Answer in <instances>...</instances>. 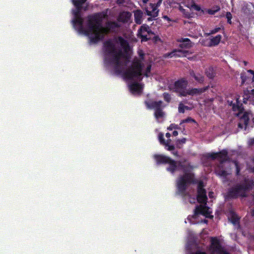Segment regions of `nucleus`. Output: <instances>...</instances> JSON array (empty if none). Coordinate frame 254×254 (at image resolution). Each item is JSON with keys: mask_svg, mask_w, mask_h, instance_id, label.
Segmentation results:
<instances>
[{"mask_svg": "<svg viewBox=\"0 0 254 254\" xmlns=\"http://www.w3.org/2000/svg\"><path fill=\"white\" fill-rule=\"evenodd\" d=\"M226 17L227 19V22L231 24V19L232 18V16L231 13L230 12H227L226 14Z\"/></svg>", "mask_w": 254, "mask_h": 254, "instance_id": "cd10ccee", "label": "nucleus"}, {"mask_svg": "<svg viewBox=\"0 0 254 254\" xmlns=\"http://www.w3.org/2000/svg\"><path fill=\"white\" fill-rule=\"evenodd\" d=\"M210 252L212 254H229L223 249L218 240L214 238L211 239Z\"/></svg>", "mask_w": 254, "mask_h": 254, "instance_id": "9d476101", "label": "nucleus"}, {"mask_svg": "<svg viewBox=\"0 0 254 254\" xmlns=\"http://www.w3.org/2000/svg\"><path fill=\"white\" fill-rule=\"evenodd\" d=\"M189 54L188 51H183L182 50H175L173 52L165 54V57H187Z\"/></svg>", "mask_w": 254, "mask_h": 254, "instance_id": "f8f14e48", "label": "nucleus"}, {"mask_svg": "<svg viewBox=\"0 0 254 254\" xmlns=\"http://www.w3.org/2000/svg\"><path fill=\"white\" fill-rule=\"evenodd\" d=\"M189 201L191 203H194L195 199L194 198L190 199V200H189Z\"/></svg>", "mask_w": 254, "mask_h": 254, "instance_id": "c03bdc74", "label": "nucleus"}, {"mask_svg": "<svg viewBox=\"0 0 254 254\" xmlns=\"http://www.w3.org/2000/svg\"><path fill=\"white\" fill-rule=\"evenodd\" d=\"M148 20H151V18H148Z\"/></svg>", "mask_w": 254, "mask_h": 254, "instance_id": "603ef678", "label": "nucleus"}, {"mask_svg": "<svg viewBox=\"0 0 254 254\" xmlns=\"http://www.w3.org/2000/svg\"><path fill=\"white\" fill-rule=\"evenodd\" d=\"M239 98H237L236 102L237 105H235V104H233L232 101L230 102L229 101H228V103L230 106H232V108L234 111H241V105H240L239 103Z\"/></svg>", "mask_w": 254, "mask_h": 254, "instance_id": "4be33fe9", "label": "nucleus"}, {"mask_svg": "<svg viewBox=\"0 0 254 254\" xmlns=\"http://www.w3.org/2000/svg\"><path fill=\"white\" fill-rule=\"evenodd\" d=\"M117 2L119 4H122L124 2L125 0H116Z\"/></svg>", "mask_w": 254, "mask_h": 254, "instance_id": "a19ab883", "label": "nucleus"}, {"mask_svg": "<svg viewBox=\"0 0 254 254\" xmlns=\"http://www.w3.org/2000/svg\"><path fill=\"white\" fill-rule=\"evenodd\" d=\"M213 193L212 192H210L209 193L208 195H209V196L210 197H213Z\"/></svg>", "mask_w": 254, "mask_h": 254, "instance_id": "a18cd8bd", "label": "nucleus"}, {"mask_svg": "<svg viewBox=\"0 0 254 254\" xmlns=\"http://www.w3.org/2000/svg\"><path fill=\"white\" fill-rule=\"evenodd\" d=\"M248 75L246 73L242 74V83L244 84L246 82L247 84H249L254 81V72L252 70H248Z\"/></svg>", "mask_w": 254, "mask_h": 254, "instance_id": "ddd939ff", "label": "nucleus"}, {"mask_svg": "<svg viewBox=\"0 0 254 254\" xmlns=\"http://www.w3.org/2000/svg\"><path fill=\"white\" fill-rule=\"evenodd\" d=\"M190 74L199 83H202L204 81V77L199 73H195L193 70L190 71Z\"/></svg>", "mask_w": 254, "mask_h": 254, "instance_id": "6ab92c4d", "label": "nucleus"}, {"mask_svg": "<svg viewBox=\"0 0 254 254\" xmlns=\"http://www.w3.org/2000/svg\"><path fill=\"white\" fill-rule=\"evenodd\" d=\"M208 157L213 159H218L219 161V164L216 168V173L223 180L225 181L227 177L231 173V166L232 165L235 167L236 175L238 176L241 170V167L238 162L236 161L231 162L230 159L228 158V153L226 150H223L219 153H212L208 154Z\"/></svg>", "mask_w": 254, "mask_h": 254, "instance_id": "20e7f679", "label": "nucleus"}, {"mask_svg": "<svg viewBox=\"0 0 254 254\" xmlns=\"http://www.w3.org/2000/svg\"><path fill=\"white\" fill-rule=\"evenodd\" d=\"M166 136L167 137V138H170V136H171V134L169 133H166Z\"/></svg>", "mask_w": 254, "mask_h": 254, "instance_id": "49530a36", "label": "nucleus"}, {"mask_svg": "<svg viewBox=\"0 0 254 254\" xmlns=\"http://www.w3.org/2000/svg\"><path fill=\"white\" fill-rule=\"evenodd\" d=\"M206 73L207 76L209 78H212L214 76V72L212 68H209L206 71Z\"/></svg>", "mask_w": 254, "mask_h": 254, "instance_id": "a878e982", "label": "nucleus"}, {"mask_svg": "<svg viewBox=\"0 0 254 254\" xmlns=\"http://www.w3.org/2000/svg\"><path fill=\"white\" fill-rule=\"evenodd\" d=\"M179 9L184 14L185 17H189L190 16V14L189 12H186L185 9L182 6H180Z\"/></svg>", "mask_w": 254, "mask_h": 254, "instance_id": "c85d7f7f", "label": "nucleus"}, {"mask_svg": "<svg viewBox=\"0 0 254 254\" xmlns=\"http://www.w3.org/2000/svg\"><path fill=\"white\" fill-rule=\"evenodd\" d=\"M221 38H222V36L220 35H218L216 36L213 37L211 39L210 45L211 46L217 45L219 43V42L221 39Z\"/></svg>", "mask_w": 254, "mask_h": 254, "instance_id": "5701e85b", "label": "nucleus"}, {"mask_svg": "<svg viewBox=\"0 0 254 254\" xmlns=\"http://www.w3.org/2000/svg\"><path fill=\"white\" fill-rule=\"evenodd\" d=\"M180 41L181 42L180 47L182 48L188 49L192 47V43L188 38L182 39Z\"/></svg>", "mask_w": 254, "mask_h": 254, "instance_id": "aec40b11", "label": "nucleus"}, {"mask_svg": "<svg viewBox=\"0 0 254 254\" xmlns=\"http://www.w3.org/2000/svg\"><path fill=\"white\" fill-rule=\"evenodd\" d=\"M220 10V8L218 6H216L214 9H207L206 10V11L209 14L213 15L216 12L219 11Z\"/></svg>", "mask_w": 254, "mask_h": 254, "instance_id": "bb28decb", "label": "nucleus"}, {"mask_svg": "<svg viewBox=\"0 0 254 254\" xmlns=\"http://www.w3.org/2000/svg\"><path fill=\"white\" fill-rule=\"evenodd\" d=\"M162 0H159V1L157 2V3L155 4V6H156L157 8L158 9V7L160 6V4L162 2Z\"/></svg>", "mask_w": 254, "mask_h": 254, "instance_id": "ea45409f", "label": "nucleus"}, {"mask_svg": "<svg viewBox=\"0 0 254 254\" xmlns=\"http://www.w3.org/2000/svg\"><path fill=\"white\" fill-rule=\"evenodd\" d=\"M163 18L165 19H167V20H170L169 18L167 16H163Z\"/></svg>", "mask_w": 254, "mask_h": 254, "instance_id": "de8ad7c7", "label": "nucleus"}, {"mask_svg": "<svg viewBox=\"0 0 254 254\" xmlns=\"http://www.w3.org/2000/svg\"><path fill=\"white\" fill-rule=\"evenodd\" d=\"M173 135L174 136H176L178 135V132L177 131H174L173 132Z\"/></svg>", "mask_w": 254, "mask_h": 254, "instance_id": "79ce46f5", "label": "nucleus"}, {"mask_svg": "<svg viewBox=\"0 0 254 254\" xmlns=\"http://www.w3.org/2000/svg\"><path fill=\"white\" fill-rule=\"evenodd\" d=\"M179 127L178 125H175L174 124H171L168 127V130H173V129H179Z\"/></svg>", "mask_w": 254, "mask_h": 254, "instance_id": "7c9ffc66", "label": "nucleus"}, {"mask_svg": "<svg viewBox=\"0 0 254 254\" xmlns=\"http://www.w3.org/2000/svg\"><path fill=\"white\" fill-rule=\"evenodd\" d=\"M146 14L153 17L157 16L158 13V9L156 6H155V4L150 3L149 5L144 8Z\"/></svg>", "mask_w": 254, "mask_h": 254, "instance_id": "4468645a", "label": "nucleus"}, {"mask_svg": "<svg viewBox=\"0 0 254 254\" xmlns=\"http://www.w3.org/2000/svg\"><path fill=\"white\" fill-rule=\"evenodd\" d=\"M228 218L234 225H236L238 224L239 218L237 214L234 212H230Z\"/></svg>", "mask_w": 254, "mask_h": 254, "instance_id": "412c9836", "label": "nucleus"}, {"mask_svg": "<svg viewBox=\"0 0 254 254\" xmlns=\"http://www.w3.org/2000/svg\"><path fill=\"white\" fill-rule=\"evenodd\" d=\"M188 81L186 79H182L175 82L174 85L169 86L170 90L179 93L180 96H186L187 92V87L188 85Z\"/></svg>", "mask_w": 254, "mask_h": 254, "instance_id": "0eeeda50", "label": "nucleus"}, {"mask_svg": "<svg viewBox=\"0 0 254 254\" xmlns=\"http://www.w3.org/2000/svg\"><path fill=\"white\" fill-rule=\"evenodd\" d=\"M171 142V140L170 139H168L166 141H164L163 144L166 145H169L170 143Z\"/></svg>", "mask_w": 254, "mask_h": 254, "instance_id": "4c0bfd02", "label": "nucleus"}, {"mask_svg": "<svg viewBox=\"0 0 254 254\" xmlns=\"http://www.w3.org/2000/svg\"><path fill=\"white\" fill-rule=\"evenodd\" d=\"M131 16V13L127 11H123L120 13L118 20L119 22L127 23L129 21Z\"/></svg>", "mask_w": 254, "mask_h": 254, "instance_id": "dca6fc26", "label": "nucleus"}, {"mask_svg": "<svg viewBox=\"0 0 254 254\" xmlns=\"http://www.w3.org/2000/svg\"><path fill=\"white\" fill-rule=\"evenodd\" d=\"M186 247H187L188 250H190L191 249V247L190 246V244L189 243H188Z\"/></svg>", "mask_w": 254, "mask_h": 254, "instance_id": "37998d69", "label": "nucleus"}, {"mask_svg": "<svg viewBox=\"0 0 254 254\" xmlns=\"http://www.w3.org/2000/svg\"><path fill=\"white\" fill-rule=\"evenodd\" d=\"M190 254H206V253L200 250H197L195 252L191 253Z\"/></svg>", "mask_w": 254, "mask_h": 254, "instance_id": "f704fd0d", "label": "nucleus"}, {"mask_svg": "<svg viewBox=\"0 0 254 254\" xmlns=\"http://www.w3.org/2000/svg\"><path fill=\"white\" fill-rule=\"evenodd\" d=\"M188 220L190 221V223H192L193 222L190 220V216L188 217Z\"/></svg>", "mask_w": 254, "mask_h": 254, "instance_id": "09e8293b", "label": "nucleus"}, {"mask_svg": "<svg viewBox=\"0 0 254 254\" xmlns=\"http://www.w3.org/2000/svg\"><path fill=\"white\" fill-rule=\"evenodd\" d=\"M252 215L254 216V209L252 210Z\"/></svg>", "mask_w": 254, "mask_h": 254, "instance_id": "3c124183", "label": "nucleus"}, {"mask_svg": "<svg viewBox=\"0 0 254 254\" xmlns=\"http://www.w3.org/2000/svg\"><path fill=\"white\" fill-rule=\"evenodd\" d=\"M149 0H142V2L144 3H146Z\"/></svg>", "mask_w": 254, "mask_h": 254, "instance_id": "8fccbe9b", "label": "nucleus"}, {"mask_svg": "<svg viewBox=\"0 0 254 254\" xmlns=\"http://www.w3.org/2000/svg\"><path fill=\"white\" fill-rule=\"evenodd\" d=\"M159 139L161 143L163 144V142L165 141V139L163 138V134L162 133H160L159 135Z\"/></svg>", "mask_w": 254, "mask_h": 254, "instance_id": "c9c22d12", "label": "nucleus"}, {"mask_svg": "<svg viewBox=\"0 0 254 254\" xmlns=\"http://www.w3.org/2000/svg\"><path fill=\"white\" fill-rule=\"evenodd\" d=\"M163 96H164V98L165 101H166L168 102H170V101L171 100V97L169 94L165 93L163 94Z\"/></svg>", "mask_w": 254, "mask_h": 254, "instance_id": "473e14b6", "label": "nucleus"}, {"mask_svg": "<svg viewBox=\"0 0 254 254\" xmlns=\"http://www.w3.org/2000/svg\"><path fill=\"white\" fill-rule=\"evenodd\" d=\"M250 114L248 112L245 113L243 114V116L240 119L238 125L239 127L243 128L245 127V129L246 128L250 119Z\"/></svg>", "mask_w": 254, "mask_h": 254, "instance_id": "2eb2a0df", "label": "nucleus"}, {"mask_svg": "<svg viewBox=\"0 0 254 254\" xmlns=\"http://www.w3.org/2000/svg\"><path fill=\"white\" fill-rule=\"evenodd\" d=\"M137 35L141 38L142 41H146L150 39L154 35V33L151 31L147 25H143L138 30Z\"/></svg>", "mask_w": 254, "mask_h": 254, "instance_id": "1a4fd4ad", "label": "nucleus"}, {"mask_svg": "<svg viewBox=\"0 0 254 254\" xmlns=\"http://www.w3.org/2000/svg\"><path fill=\"white\" fill-rule=\"evenodd\" d=\"M194 122V120H193L192 119H191L190 118H188L186 119H185V120H182L181 123H180V125H182V124L183 123H189V122Z\"/></svg>", "mask_w": 254, "mask_h": 254, "instance_id": "72a5a7b5", "label": "nucleus"}, {"mask_svg": "<svg viewBox=\"0 0 254 254\" xmlns=\"http://www.w3.org/2000/svg\"><path fill=\"white\" fill-rule=\"evenodd\" d=\"M188 59H191V58H190V57H188Z\"/></svg>", "mask_w": 254, "mask_h": 254, "instance_id": "864d4df0", "label": "nucleus"}, {"mask_svg": "<svg viewBox=\"0 0 254 254\" xmlns=\"http://www.w3.org/2000/svg\"><path fill=\"white\" fill-rule=\"evenodd\" d=\"M166 146L168 147V148L167 149L168 150H173L174 149V146H172V145H166Z\"/></svg>", "mask_w": 254, "mask_h": 254, "instance_id": "58836bf2", "label": "nucleus"}, {"mask_svg": "<svg viewBox=\"0 0 254 254\" xmlns=\"http://www.w3.org/2000/svg\"><path fill=\"white\" fill-rule=\"evenodd\" d=\"M143 13L140 10L134 11V20L136 24H140L142 22Z\"/></svg>", "mask_w": 254, "mask_h": 254, "instance_id": "a211bd4d", "label": "nucleus"}, {"mask_svg": "<svg viewBox=\"0 0 254 254\" xmlns=\"http://www.w3.org/2000/svg\"><path fill=\"white\" fill-rule=\"evenodd\" d=\"M154 158L157 164L168 163L169 167L167 170L174 173L176 170L182 169L184 174L181 176L177 181V188L179 192L184 196H187L186 189L193 182V175L191 173V168L188 162L183 163H177L171 159L169 157L163 155H154Z\"/></svg>", "mask_w": 254, "mask_h": 254, "instance_id": "7ed1b4c3", "label": "nucleus"}, {"mask_svg": "<svg viewBox=\"0 0 254 254\" xmlns=\"http://www.w3.org/2000/svg\"><path fill=\"white\" fill-rule=\"evenodd\" d=\"M105 63L118 73H122L128 81L130 92L133 94H139L142 87L137 83L144 74L149 76L151 64L145 63L142 58L137 59L131 66L126 69L129 61V47L127 42L121 37L116 40H110L104 44Z\"/></svg>", "mask_w": 254, "mask_h": 254, "instance_id": "f257e3e1", "label": "nucleus"}, {"mask_svg": "<svg viewBox=\"0 0 254 254\" xmlns=\"http://www.w3.org/2000/svg\"><path fill=\"white\" fill-rule=\"evenodd\" d=\"M249 144L250 145H253L254 144V137L253 138H251L249 141Z\"/></svg>", "mask_w": 254, "mask_h": 254, "instance_id": "e433bc0d", "label": "nucleus"}, {"mask_svg": "<svg viewBox=\"0 0 254 254\" xmlns=\"http://www.w3.org/2000/svg\"><path fill=\"white\" fill-rule=\"evenodd\" d=\"M209 88V86L204 87L203 88H191L187 90L186 96L190 95L191 96H195L201 95L202 93L205 92Z\"/></svg>", "mask_w": 254, "mask_h": 254, "instance_id": "9b49d317", "label": "nucleus"}, {"mask_svg": "<svg viewBox=\"0 0 254 254\" xmlns=\"http://www.w3.org/2000/svg\"><path fill=\"white\" fill-rule=\"evenodd\" d=\"M203 187V185L202 182H199L197 188V200L198 202L201 203V204L196 207L194 210V215L193 216L191 217L192 218L196 217V215L199 214L204 215L206 217H213L212 216H210V213H211L210 209L205 205L207 198L206 191Z\"/></svg>", "mask_w": 254, "mask_h": 254, "instance_id": "39448f33", "label": "nucleus"}, {"mask_svg": "<svg viewBox=\"0 0 254 254\" xmlns=\"http://www.w3.org/2000/svg\"><path fill=\"white\" fill-rule=\"evenodd\" d=\"M186 6L191 10L199 11L201 9L200 6H199L198 5H196L194 2H191V3H187Z\"/></svg>", "mask_w": 254, "mask_h": 254, "instance_id": "b1692460", "label": "nucleus"}, {"mask_svg": "<svg viewBox=\"0 0 254 254\" xmlns=\"http://www.w3.org/2000/svg\"><path fill=\"white\" fill-rule=\"evenodd\" d=\"M186 141V139L185 138H183L181 139H178L177 141V146L179 147H180V145L185 143Z\"/></svg>", "mask_w": 254, "mask_h": 254, "instance_id": "c756f323", "label": "nucleus"}, {"mask_svg": "<svg viewBox=\"0 0 254 254\" xmlns=\"http://www.w3.org/2000/svg\"><path fill=\"white\" fill-rule=\"evenodd\" d=\"M220 30V27L215 28L214 29H212V30L210 31V32L209 33H208V35L215 34V33L218 32V31H219Z\"/></svg>", "mask_w": 254, "mask_h": 254, "instance_id": "2f4dec72", "label": "nucleus"}, {"mask_svg": "<svg viewBox=\"0 0 254 254\" xmlns=\"http://www.w3.org/2000/svg\"><path fill=\"white\" fill-rule=\"evenodd\" d=\"M253 186V182L249 179H245L244 182L237 184L229 192V196L231 197H237L239 196H245L246 191L251 189Z\"/></svg>", "mask_w": 254, "mask_h": 254, "instance_id": "423d86ee", "label": "nucleus"}, {"mask_svg": "<svg viewBox=\"0 0 254 254\" xmlns=\"http://www.w3.org/2000/svg\"><path fill=\"white\" fill-rule=\"evenodd\" d=\"M248 100L254 104V89L252 90L251 93L248 91L247 93H245L243 97V102L246 103Z\"/></svg>", "mask_w": 254, "mask_h": 254, "instance_id": "f3484780", "label": "nucleus"}, {"mask_svg": "<svg viewBox=\"0 0 254 254\" xmlns=\"http://www.w3.org/2000/svg\"><path fill=\"white\" fill-rule=\"evenodd\" d=\"M76 8L72 10L74 16L72 22L75 29L79 33L87 36L90 41L96 43L102 40L109 32L116 31L120 25L116 22H108L106 26L102 25L103 19L107 16V12H103L88 16L86 22L82 18L80 11L87 8L86 0H72Z\"/></svg>", "mask_w": 254, "mask_h": 254, "instance_id": "f03ea898", "label": "nucleus"}, {"mask_svg": "<svg viewBox=\"0 0 254 254\" xmlns=\"http://www.w3.org/2000/svg\"><path fill=\"white\" fill-rule=\"evenodd\" d=\"M162 104V102L161 101L159 102H146L148 108L154 109L155 110L154 115L158 122H160V120L163 118L165 116L164 113L161 110Z\"/></svg>", "mask_w": 254, "mask_h": 254, "instance_id": "6e6552de", "label": "nucleus"}, {"mask_svg": "<svg viewBox=\"0 0 254 254\" xmlns=\"http://www.w3.org/2000/svg\"><path fill=\"white\" fill-rule=\"evenodd\" d=\"M190 109V107L184 105L182 103H180L179 105L178 110L180 113H184L185 112V110Z\"/></svg>", "mask_w": 254, "mask_h": 254, "instance_id": "393cba45", "label": "nucleus"}]
</instances>
